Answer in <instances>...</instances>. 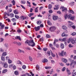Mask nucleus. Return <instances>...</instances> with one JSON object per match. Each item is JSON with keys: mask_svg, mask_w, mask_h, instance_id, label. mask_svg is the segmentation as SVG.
I'll use <instances>...</instances> for the list:
<instances>
[{"mask_svg": "<svg viewBox=\"0 0 76 76\" xmlns=\"http://www.w3.org/2000/svg\"><path fill=\"white\" fill-rule=\"evenodd\" d=\"M35 45V43L34 42V40H30L29 41V45H31V47H34Z\"/></svg>", "mask_w": 76, "mask_h": 76, "instance_id": "f257e3e1", "label": "nucleus"}, {"mask_svg": "<svg viewBox=\"0 0 76 76\" xmlns=\"http://www.w3.org/2000/svg\"><path fill=\"white\" fill-rule=\"evenodd\" d=\"M1 60H2V61H4V60H5V59L4 58V56H1Z\"/></svg>", "mask_w": 76, "mask_h": 76, "instance_id": "a878e982", "label": "nucleus"}, {"mask_svg": "<svg viewBox=\"0 0 76 76\" xmlns=\"http://www.w3.org/2000/svg\"><path fill=\"white\" fill-rule=\"evenodd\" d=\"M70 20H74V17H73L72 16L69 18Z\"/></svg>", "mask_w": 76, "mask_h": 76, "instance_id": "052dcab7", "label": "nucleus"}, {"mask_svg": "<svg viewBox=\"0 0 76 76\" xmlns=\"http://www.w3.org/2000/svg\"><path fill=\"white\" fill-rule=\"evenodd\" d=\"M25 44H28L29 45V40H26L25 42Z\"/></svg>", "mask_w": 76, "mask_h": 76, "instance_id": "2f4dec72", "label": "nucleus"}, {"mask_svg": "<svg viewBox=\"0 0 76 76\" xmlns=\"http://www.w3.org/2000/svg\"><path fill=\"white\" fill-rule=\"evenodd\" d=\"M53 12V11H52V10H50L49 11V13H52Z\"/></svg>", "mask_w": 76, "mask_h": 76, "instance_id": "6e6d98bb", "label": "nucleus"}, {"mask_svg": "<svg viewBox=\"0 0 76 76\" xmlns=\"http://www.w3.org/2000/svg\"><path fill=\"white\" fill-rule=\"evenodd\" d=\"M62 61H63V62H64V63H67V59L63 58H62Z\"/></svg>", "mask_w": 76, "mask_h": 76, "instance_id": "6e6552de", "label": "nucleus"}, {"mask_svg": "<svg viewBox=\"0 0 76 76\" xmlns=\"http://www.w3.org/2000/svg\"><path fill=\"white\" fill-rule=\"evenodd\" d=\"M60 55L61 56H64V51L63 50L60 53Z\"/></svg>", "mask_w": 76, "mask_h": 76, "instance_id": "412c9836", "label": "nucleus"}, {"mask_svg": "<svg viewBox=\"0 0 76 76\" xmlns=\"http://www.w3.org/2000/svg\"><path fill=\"white\" fill-rule=\"evenodd\" d=\"M0 51L1 52H3L4 51V50L1 48H0Z\"/></svg>", "mask_w": 76, "mask_h": 76, "instance_id": "5fc2aeb1", "label": "nucleus"}, {"mask_svg": "<svg viewBox=\"0 0 76 76\" xmlns=\"http://www.w3.org/2000/svg\"><path fill=\"white\" fill-rule=\"evenodd\" d=\"M72 39L71 38H69L68 40V41H67V42L68 43H69L70 42H71V40Z\"/></svg>", "mask_w": 76, "mask_h": 76, "instance_id": "ea45409f", "label": "nucleus"}, {"mask_svg": "<svg viewBox=\"0 0 76 76\" xmlns=\"http://www.w3.org/2000/svg\"><path fill=\"white\" fill-rule=\"evenodd\" d=\"M13 70H15V69H16V66H14L13 67Z\"/></svg>", "mask_w": 76, "mask_h": 76, "instance_id": "0e129e2a", "label": "nucleus"}, {"mask_svg": "<svg viewBox=\"0 0 76 76\" xmlns=\"http://www.w3.org/2000/svg\"><path fill=\"white\" fill-rule=\"evenodd\" d=\"M4 67L5 68H7L8 67V65L7 63H4Z\"/></svg>", "mask_w": 76, "mask_h": 76, "instance_id": "f8f14e48", "label": "nucleus"}, {"mask_svg": "<svg viewBox=\"0 0 76 76\" xmlns=\"http://www.w3.org/2000/svg\"><path fill=\"white\" fill-rule=\"evenodd\" d=\"M66 72L67 73L68 75H70L71 74V72L70 71V70H69L68 68H66Z\"/></svg>", "mask_w": 76, "mask_h": 76, "instance_id": "1a4fd4ad", "label": "nucleus"}, {"mask_svg": "<svg viewBox=\"0 0 76 76\" xmlns=\"http://www.w3.org/2000/svg\"><path fill=\"white\" fill-rule=\"evenodd\" d=\"M47 23L48 25H50V26H51L52 25V24H51V23L50 21L49 20H48Z\"/></svg>", "mask_w": 76, "mask_h": 76, "instance_id": "ddd939ff", "label": "nucleus"}, {"mask_svg": "<svg viewBox=\"0 0 76 76\" xmlns=\"http://www.w3.org/2000/svg\"><path fill=\"white\" fill-rule=\"evenodd\" d=\"M48 61V60L47 59H45L44 60H42V62L43 63H45Z\"/></svg>", "mask_w": 76, "mask_h": 76, "instance_id": "dca6fc26", "label": "nucleus"}, {"mask_svg": "<svg viewBox=\"0 0 76 76\" xmlns=\"http://www.w3.org/2000/svg\"><path fill=\"white\" fill-rule=\"evenodd\" d=\"M10 18H13L14 17V14L12 13H11L10 15Z\"/></svg>", "mask_w": 76, "mask_h": 76, "instance_id": "aec40b11", "label": "nucleus"}, {"mask_svg": "<svg viewBox=\"0 0 76 76\" xmlns=\"http://www.w3.org/2000/svg\"><path fill=\"white\" fill-rule=\"evenodd\" d=\"M71 14H69V15H67V14H66L64 15L65 19H67V18H68V19H70V17H71Z\"/></svg>", "mask_w": 76, "mask_h": 76, "instance_id": "20e7f679", "label": "nucleus"}, {"mask_svg": "<svg viewBox=\"0 0 76 76\" xmlns=\"http://www.w3.org/2000/svg\"><path fill=\"white\" fill-rule=\"evenodd\" d=\"M46 38H49L50 37V36L48 34H47L46 36Z\"/></svg>", "mask_w": 76, "mask_h": 76, "instance_id": "49530a36", "label": "nucleus"}, {"mask_svg": "<svg viewBox=\"0 0 76 76\" xmlns=\"http://www.w3.org/2000/svg\"><path fill=\"white\" fill-rule=\"evenodd\" d=\"M58 17H57L55 15L53 16V19L54 20H56L58 19Z\"/></svg>", "mask_w": 76, "mask_h": 76, "instance_id": "0eeeda50", "label": "nucleus"}, {"mask_svg": "<svg viewBox=\"0 0 76 76\" xmlns=\"http://www.w3.org/2000/svg\"><path fill=\"white\" fill-rule=\"evenodd\" d=\"M71 35H72V36H75V35H76V32H73V33H72L71 34Z\"/></svg>", "mask_w": 76, "mask_h": 76, "instance_id": "37998d69", "label": "nucleus"}, {"mask_svg": "<svg viewBox=\"0 0 76 76\" xmlns=\"http://www.w3.org/2000/svg\"><path fill=\"white\" fill-rule=\"evenodd\" d=\"M17 63L18 64H22V62L20 60H18V61H17Z\"/></svg>", "mask_w": 76, "mask_h": 76, "instance_id": "c756f323", "label": "nucleus"}, {"mask_svg": "<svg viewBox=\"0 0 76 76\" xmlns=\"http://www.w3.org/2000/svg\"><path fill=\"white\" fill-rule=\"evenodd\" d=\"M6 55H7V53H6V52H4L3 53L2 56L4 57V56H6Z\"/></svg>", "mask_w": 76, "mask_h": 76, "instance_id": "7c9ffc66", "label": "nucleus"}, {"mask_svg": "<svg viewBox=\"0 0 76 76\" xmlns=\"http://www.w3.org/2000/svg\"><path fill=\"white\" fill-rule=\"evenodd\" d=\"M7 69H5L3 70L2 71V73H5L6 72H7Z\"/></svg>", "mask_w": 76, "mask_h": 76, "instance_id": "cd10ccee", "label": "nucleus"}, {"mask_svg": "<svg viewBox=\"0 0 76 76\" xmlns=\"http://www.w3.org/2000/svg\"><path fill=\"white\" fill-rule=\"evenodd\" d=\"M38 7H37L36 8V9L35 10V12H38Z\"/></svg>", "mask_w": 76, "mask_h": 76, "instance_id": "4d7b16f0", "label": "nucleus"}, {"mask_svg": "<svg viewBox=\"0 0 76 76\" xmlns=\"http://www.w3.org/2000/svg\"><path fill=\"white\" fill-rule=\"evenodd\" d=\"M71 27L73 29H76V26H71Z\"/></svg>", "mask_w": 76, "mask_h": 76, "instance_id": "79ce46f5", "label": "nucleus"}, {"mask_svg": "<svg viewBox=\"0 0 76 76\" xmlns=\"http://www.w3.org/2000/svg\"><path fill=\"white\" fill-rule=\"evenodd\" d=\"M36 69L37 70L39 71V65H37L36 66Z\"/></svg>", "mask_w": 76, "mask_h": 76, "instance_id": "9b49d317", "label": "nucleus"}, {"mask_svg": "<svg viewBox=\"0 0 76 76\" xmlns=\"http://www.w3.org/2000/svg\"><path fill=\"white\" fill-rule=\"evenodd\" d=\"M29 60H30V61H32V57H31L29 56Z\"/></svg>", "mask_w": 76, "mask_h": 76, "instance_id": "a19ab883", "label": "nucleus"}, {"mask_svg": "<svg viewBox=\"0 0 76 76\" xmlns=\"http://www.w3.org/2000/svg\"><path fill=\"white\" fill-rule=\"evenodd\" d=\"M52 7V6L50 4L48 6V9H51Z\"/></svg>", "mask_w": 76, "mask_h": 76, "instance_id": "4c0bfd02", "label": "nucleus"}, {"mask_svg": "<svg viewBox=\"0 0 76 76\" xmlns=\"http://www.w3.org/2000/svg\"><path fill=\"white\" fill-rule=\"evenodd\" d=\"M64 47V45L63 44H61V48L62 49H63Z\"/></svg>", "mask_w": 76, "mask_h": 76, "instance_id": "5701e85b", "label": "nucleus"}, {"mask_svg": "<svg viewBox=\"0 0 76 76\" xmlns=\"http://www.w3.org/2000/svg\"><path fill=\"white\" fill-rule=\"evenodd\" d=\"M15 39H18L20 41H21V38L20 36H17L15 37Z\"/></svg>", "mask_w": 76, "mask_h": 76, "instance_id": "a211bd4d", "label": "nucleus"}, {"mask_svg": "<svg viewBox=\"0 0 76 76\" xmlns=\"http://www.w3.org/2000/svg\"><path fill=\"white\" fill-rule=\"evenodd\" d=\"M20 18L21 19H23V20H24V19H26V18H24V16H21L20 17Z\"/></svg>", "mask_w": 76, "mask_h": 76, "instance_id": "bb28decb", "label": "nucleus"}, {"mask_svg": "<svg viewBox=\"0 0 76 76\" xmlns=\"http://www.w3.org/2000/svg\"><path fill=\"white\" fill-rule=\"evenodd\" d=\"M43 50L45 51H46L47 50V48H43Z\"/></svg>", "mask_w": 76, "mask_h": 76, "instance_id": "13d9d810", "label": "nucleus"}, {"mask_svg": "<svg viewBox=\"0 0 76 76\" xmlns=\"http://www.w3.org/2000/svg\"><path fill=\"white\" fill-rule=\"evenodd\" d=\"M58 6L56 5L55 7H54V10H58Z\"/></svg>", "mask_w": 76, "mask_h": 76, "instance_id": "4468645a", "label": "nucleus"}, {"mask_svg": "<svg viewBox=\"0 0 76 76\" xmlns=\"http://www.w3.org/2000/svg\"><path fill=\"white\" fill-rule=\"evenodd\" d=\"M66 39H67V38H63L62 40V41H66Z\"/></svg>", "mask_w": 76, "mask_h": 76, "instance_id": "3c124183", "label": "nucleus"}, {"mask_svg": "<svg viewBox=\"0 0 76 76\" xmlns=\"http://www.w3.org/2000/svg\"><path fill=\"white\" fill-rule=\"evenodd\" d=\"M71 43L72 44H75L76 43V38H71Z\"/></svg>", "mask_w": 76, "mask_h": 76, "instance_id": "f03ea898", "label": "nucleus"}, {"mask_svg": "<svg viewBox=\"0 0 76 76\" xmlns=\"http://www.w3.org/2000/svg\"><path fill=\"white\" fill-rule=\"evenodd\" d=\"M56 30V27L54 26H52L50 27L49 28V30L51 32H53L54 31Z\"/></svg>", "mask_w": 76, "mask_h": 76, "instance_id": "7ed1b4c3", "label": "nucleus"}, {"mask_svg": "<svg viewBox=\"0 0 76 76\" xmlns=\"http://www.w3.org/2000/svg\"><path fill=\"white\" fill-rule=\"evenodd\" d=\"M20 6H21V7H22V8H23V9L25 10V7H24V6L22 5H20Z\"/></svg>", "mask_w": 76, "mask_h": 76, "instance_id": "e2e57ef3", "label": "nucleus"}, {"mask_svg": "<svg viewBox=\"0 0 76 76\" xmlns=\"http://www.w3.org/2000/svg\"><path fill=\"white\" fill-rule=\"evenodd\" d=\"M51 67L50 66H46L45 67V68L46 69H51Z\"/></svg>", "mask_w": 76, "mask_h": 76, "instance_id": "c9c22d12", "label": "nucleus"}, {"mask_svg": "<svg viewBox=\"0 0 76 76\" xmlns=\"http://www.w3.org/2000/svg\"><path fill=\"white\" fill-rule=\"evenodd\" d=\"M21 4H25L26 3V2L25 1H21Z\"/></svg>", "mask_w": 76, "mask_h": 76, "instance_id": "c85d7f7f", "label": "nucleus"}, {"mask_svg": "<svg viewBox=\"0 0 76 76\" xmlns=\"http://www.w3.org/2000/svg\"><path fill=\"white\" fill-rule=\"evenodd\" d=\"M4 45L5 47H6V48H7L8 47H9V45H8V44L7 43H5L4 44Z\"/></svg>", "mask_w": 76, "mask_h": 76, "instance_id": "473e14b6", "label": "nucleus"}, {"mask_svg": "<svg viewBox=\"0 0 76 76\" xmlns=\"http://www.w3.org/2000/svg\"><path fill=\"white\" fill-rule=\"evenodd\" d=\"M12 12V10L11 8H10L8 10L7 12L8 13H10Z\"/></svg>", "mask_w": 76, "mask_h": 76, "instance_id": "b1692460", "label": "nucleus"}, {"mask_svg": "<svg viewBox=\"0 0 76 76\" xmlns=\"http://www.w3.org/2000/svg\"><path fill=\"white\" fill-rule=\"evenodd\" d=\"M15 75H19V73H18V71H15Z\"/></svg>", "mask_w": 76, "mask_h": 76, "instance_id": "f704fd0d", "label": "nucleus"}, {"mask_svg": "<svg viewBox=\"0 0 76 76\" xmlns=\"http://www.w3.org/2000/svg\"><path fill=\"white\" fill-rule=\"evenodd\" d=\"M18 51L19 52V53H21L23 52V53H24V51H22V50H21L20 49H19L18 50Z\"/></svg>", "mask_w": 76, "mask_h": 76, "instance_id": "72a5a7b5", "label": "nucleus"}, {"mask_svg": "<svg viewBox=\"0 0 76 76\" xmlns=\"http://www.w3.org/2000/svg\"><path fill=\"white\" fill-rule=\"evenodd\" d=\"M4 25H1V28H0L1 29H4Z\"/></svg>", "mask_w": 76, "mask_h": 76, "instance_id": "58836bf2", "label": "nucleus"}, {"mask_svg": "<svg viewBox=\"0 0 76 76\" xmlns=\"http://www.w3.org/2000/svg\"><path fill=\"white\" fill-rule=\"evenodd\" d=\"M66 70V67H64L62 69V71L64 72Z\"/></svg>", "mask_w": 76, "mask_h": 76, "instance_id": "680f3d73", "label": "nucleus"}, {"mask_svg": "<svg viewBox=\"0 0 76 76\" xmlns=\"http://www.w3.org/2000/svg\"><path fill=\"white\" fill-rule=\"evenodd\" d=\"M34 29L36 31H38L40 29V26H38L37 27H35L34 28Z\"/></svg>", "mask_w": 76, "mask_h": 76, "instance_id": "39448f33", "label": "nucleus"}, {"mask_svg": "<svg viewBox=\"0 0 76 76\" xmlns=\"http://www.w3.org/2000/svg\"><path fill=\"white\" fill-rule=\"evenodd\" d=\"M17 44L18 45H19V46H20V45H21V44H22V43L21 42H17Z\"/></svg>", "mask_w": 76, "mask_h": 76, "instance_id": "a18cd8bd", "label": "nucleus"}, {"mask_svg": "<svg viewBox=\"0 0 76 76\" xmlns=\"http://www.w3.org/2000/svg\"><path fill=\"white\" fill-rule=\"evenodd\" d=\"M4 41V39L2 38L0 39V42H3Z\"/></svg>", "mask_w": 76, "mask_h": 76, "instance_id": "c03bdc74", "label": "nucleus"}, {"mask_svg": "<svg viewBox=\"0 0 76 76\" xmlns=\"http://www.w3.org/2000/svg\"><path fill=\"white\" fill-rule=\"evenodd\" d=\"M37 23L38 25H40L41 23V21H39L37 22Z\"/></svg>", "mask_w": 76, "mask_h": 76, "instance_id": "e433bc0d", "label": "nucleus"}, {"mask_svg": "<svg viewBox=\"0 0 76 76\" xmlns=\"http://www.w3.org/2000/svg\"><path fill=\"white\" fill-rule=\"evenodd\" d=\"M38 47L37 48L38 49V50H42L41 48V47H40V46H38Z\"/></svg>", "mask_w": 76, "mask_h": 76, "instance_id": "774afa93", "label": "nucleus"}, {"mask_svg": "<svg viewBox=\"0 0 76 76\" xmlns=\"http://www.w3.org/2000/svg\"><path fill=\"white\" fill-rule=\"evenodd\" d=\"M62 28H63V29H64V30L67 29V27H66V26H62Z\"/></svg>", "mask_w": 76, "mask_h": 76, "instance_id": "4be33fe9", "label": "nucleus"}, {"mask_svg": "<svg viewBox=\"0 0 76 76\" xmlns=\"http://www.w3.org/2000/svg\"><path fill=\"white\" fill-rule=\"evenodd\" d=\"M68 12L69 13H72V14H74V11H73V10L70 9H69V10H68Z\"/></svg>", "mask_w": 76, "mask_h": 76, "instance_id": "9d476101", "label": "nucleus"}, {"mask_svg": "<svg viewBox=\"0 0 76 76\" xmlns=\"http://www.w3.org/2000/svg\"><path fill=\"white\" fill-rule=\"evenodd\" d=\"M44 38L42 37L40 39V41H44Z\"/></svg>", "mask_w": 76, "mask_h": 76, "instance_id": "09e8293b", "label": "nucleus"}, {"mask_svg": "<svg viewBox=\"0 0 76 76\" xmlns=\"http://www.w3.org/2000/svg\"><path fill=\"white\" fill-rule=\"evenodd\" d=\"M34 15V13H30L28 14V16H29V17H30V18H31V16H33Z\"/></svg>", "mask_w": 76, "mask_h": 76, "instance_id": "2eb2a0df", "label": "nucleus"}, {"mask_svg": "<svg viewBox=\"0 0 76 76\" xmlns=\"http://www.w3.org/2000/svg\"><path fill=\"white\" fill-rule=\"evenodd\" d=\"M62 12H67V8L64 7H62Z\"/></svg>", "mask_w": 76, "mask_h": 76, "instance_id": "423d86ee", "label": "nucleus"}, {"mask_svg": "<svg viewBox=\"0 0 76 76\" xmlns=\"http://www.w3.org/2000/svg\"><path fill=\"white\" fill-rule=\"evenodd\" d=\"M47 53L49 56H50V51H48L47 52Z\"/></svg>", "mask_w": 76, "mask_h": 76, "instance_id": "de8ad7c7", "label": "nucleus"}, {"mask_svg": "<svg viewBox=\"0 0 76 76\" xmlns=\"http://www.w3.org/2000/svg\"><path fill=\"white\" fill-rule=\"evenodd\" d=\"M26 66L25 65H23L22 66V68L23 69H26Z\"/></svg>", "mask_w": 76, "mask_h": 76, "instance_id": "864d4df0", "label": "nucleus"}, {"mask_svg": "<svg viewBox=\"0 0 76 76\" xmlns=\"http://www.w3.org/2000/svg\"><path fill=\"white\" fill-rule=\"evenodd\" d=\"M68 27L69 28H70L71 27H72V25H71L70 24H69L68 25Z\"/></svg>", "mask_w": 76, "mask_h": 76, "instance_id": "69168bd1", "label": "nucleus"}, {"mask_svg": "<svg viewBox=\"0 0 76 76\" xmlns=\"http://www.w3.org/2000/svg\"><path fill=\"white\" fill-rule=\"evenodd\" d=\"M14 13H15V14L16 15H17L19 13V12L18 11L16 10H15L14 11Z\"/></svg>", "mask_w": 76, "mask_h": 76, "instance_id": "f3484780", "label": "nucleus"}, {"mask_svg": "<svg viewBox=\"0 0 76 76\" xmlns=\"http://www.w3.org/2000/svg\"><path fill=\"white\" fill-rule=\"evenodd\" d=\"M15 18H16V19H19V16L17 15H15Z\"/></svg>", "mask_w": 76, "mask_h": 76, "instance_id": "8fccbe9b", "label": "nucleus"}, {"mask_svg": "<svg viewBox=\"0 0 76 76\" xmlns=\"http://www.w3.org/2000/svg\"><path fill=\"white\" fill-rule=\"evenodd\" d=\"M68 35L66 34H66H64V33L62 34V37H67Z\"/></svg>", "mask_w": 76, "mask_h": 76, "instance_id": "6ab92c4d", "label": "nucleus"}, {"mask_svg": "<svg viewBox=\"0 0 76 76\" xmlns=\"http://www.w3.org/2000/svg\"><path fill=\"white\" fill-rule=\"evenodd\" d=\"M12 3L13 4V5L14 6L15 5V1L14 0H13V1H12Z\"/></svg>", "mask_w": 76, "mask_h": 76, "instance_id": "603ef678", "label": "nucleus"}, {"mask_svg": "<svg viewBox=\"0 0 76 76\" xmlns=\"http://www.w3.org/2000/svg\"><path fill=\"white\" fill-rule=\"evenodd\" d=\"M58 39H55L54 40V42L53 43L54 45H55L56 44V42H58Z\"/></svg>", "mask_w": 76, "mask_h": 76, "instance_id": "393cba45", "label": "nucleus"}, {"mask_svg": "<svg viewBox=\"0 0 76 76\" xmlns=\"http://www.w3.org/2000/svg\"><path fill=\"white\" fill-rule=\"evenodd\" d=\"M12 62V61L10 60H9L8 61V63H9V64H10V63H11Z\"/></svg>", "mask_w": 76, "mask_h": 76, "instance_id": "bf43d9fd", "label": "nucleus"}, {"mask_svg": "<svg viewBox=\"0 0 76 76\" xmlns=\"http://www.w3.org/2000/svg\"><path fill=\"white\" fill-rule=\"evenodd\" d=\"M21 31H21V30H20V29L18 30H17V32H18V33H20V32H21Z\"/></svg>", "mask_w": 76, "mask_h": 76, "instance_id": "338daca9", "label": "nucleus"}]
</instances>
